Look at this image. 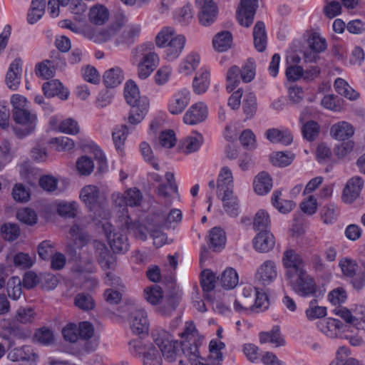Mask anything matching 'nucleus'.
Returning <instances> with one entry per match:
<instances>
[{"label":"nucleus","instance_id":"nucleus-30","mask_svg":"<svg viewBox=\"0 0 365 365\" xmlns=\"http://www.w3.org/2000/svg\"><path fill=\"white\" fill-rule=\"evenodd\" d=\"M217 188L223 191L224 194L227 190L233 191V176L232 171L227 167H223L218 175Z\"/></svg>","mask_w":365,"mask_h":365},{"label":"nucleus","instance_id":"nucleus-22","mask_svg":"<svg viewBox=\"0 0 365 365\" xmlns=\"http://www.w3.org/2000/svg\"><path fill=\"white\" fill-rule=\"evenodd\" d=\"M80 198L91 210L100 204V192L95 185L84 186L80 192Z\"/></svg>","mask_w":365,"mask_h":365},{"label":"nucleus","instance_id":"nucleus-44","mask_svg":"<svg viewBox=\"0 0 365 365\" xmlns=\"http://www.w3.org/2000/svg\"><path fill=\"white\" fill-rule=\"evenodd\" d=\"M354 148L353 140L343 141L334 148V153L339 160H349V155Z\"/></svg>","mask_w":365,"mask_h":365},{"label":"nucleus","instance_id":"nucleus-13","mask_svg":"<svg viewBox=\"0 0 365 365\" xmlns=\"http://www.w3.org/2000/svg\"><path fill=\"white\" fill-rule=\"evenodd\" d=\"M200 11L199 13V21L204 26L212 24L217 15V9L213 0H196Z\"/></svg>","mask_w":365,"mask_h":365},{"label":"nucleus","instance_id":"nucleus-59","mask_svg":"<svg viewBox=\"0 0 365 365\" xmlns=\"http://www.w3.org/2000/svg\"><path fill=\"white\" fill-rule=\"evenodd\" d=\"M16 217L19 221L29 225H33L37 221L36 212L30 208L19 210L17 212Z\"/></svg>","mask_w":365,"mask_h":365},{"label":"nucleus","instance_id":"nucleus-47","mask_svg":"<svg viewBox=\"0 0 365 365\" xmlns=\"http://www.w3.org/2000/svg\"><path fill=\"white\" fill-rule=\"evenodd\" d=\"M240 71L237 66H231L227 73V91L228 92L232 91L240 83Z\"/></svg>","mask_w":365,"mask_h":365},{"label":"nucleus","instance_id":"nucleus-26","mask_svg":"<svg viewBox=\"0 0 365 365\" xmlns=\"http://www.w3.org/2000/svg\"><path fill=\"white\" fill-rule=\"evenodd\" d=\"M42 88L44 95L49 98L58 96L61 99L65 100L68 96V92L63 88L62 83L58 80L44 83Z\"/></svg>","mask_w":365,"mask_h":365},{"label":"nucleus","instance_id":"nucleus-52","mask_svg":"<svg viewBox=\"0 0 365 365\" xmlns=\"http://www.w3.org/2000/svg\"><path fill=\"white\" fill-rule=\"evenodd\" d=\"M317 299H312L309 303V307L306 310L307 317L309 320L321 318L327 314V308L325 307L317 306Z\"/></svg>","mask_w":365,"mask_h":365},{"label":"nucleus","instance_id":"nucleus-33","mask_svg":"<svg viewBox=\"0 0 365 365\" xmlns=\"http://www.w3.org/2000/svg\"><path fill=\"white\" fill-rule=\"evenodd\" d=\"M267 138L272 143H280L283 145H289L292 142L293 138L287 130H279L271 128L266 131Z\"/></svg>","mask_w":365,"mask_h":365},{"label":"nucleus","instance_id":"nucleus-38","mask_svg":"<svg viewBox=\"0 0 365 365\" xmlns=\"http://www.w3.org/2000/svg\"><path fill=\"white\" fill-rule=\"evenodd\" d=\"M200 56L198 54L191 53L182 61L179 67V72L185 75L190 74L198 66Z\"/></svg>","mask_w":365,"mask_h":365},{"label":"nucleus","instance_id":"nucleus-29","mask_svg":"<svg viewBox=\"0 0 365 365\" xmlns=\"http://www.w3.org/2000/svg\"><path fill=\"white\" fill-rule=\"evenodd\" d=\"M272 187V180L269 175L265 172L259 173L254 180L255 192L260 195L269 192Z\"/></svg>","mask_w":365,"mask_h":365},{"label":"nucleus","instance_id":"nucleus-5","mask_svg":"<svg viewBox=\"0 0 365 365\" xmlns=\"http://www.w3.org/2000/svg\"><path fill=\"white\" fill-rule=\"evenodd\" d=\"M129 349L133 354L143 357V365L162 364V352L160 353L151 343L133 339L129 342Z\"/></svg>","mask_w":365,"mask_h":365},{"label":"nucleus","instance_id":"nucleus-34","mask_svg":"<svg viewBox=\"0 0 365 365\" xmlns=\"http://www.w3.org/2000/svg\"><path fill=\"white\" fill-rule=\"evenodd\" d=\"M123 80L122 71L120 68H112L105 72L103 83L108 88H114L121 83Z\"/></svg>","mask_w":365,"mask_h":365},{"label":"nucleus","instance_id":"nucleus-61","mask_svg":"<svg viewBox=\"0 0 365 365\" xmlns=\"http://www.w3.org/2000/svg\"><path fill=\"white\" fill-rule=\"evenodd\" d=\"M319 131V126L318 123L314 120H310L306 123L302 129L303 136L307 140L311 141L318 135Z\"/></svg>","mask_w":365,"mask_h":365},{"label":"nucleus","instance_id":"nucleus-40","mask_svg":"<svg viewBox=\"0 0 365 365\" xmlns=\"http://www.w3.org/2000/svg\"><path fill=\"white\" fill-rule=\"evenodd\" d=\"M203 143V137L200 133L195 135L187 136L182 141V146L185 153H190L197 151Z\"/></svg>","mask_w":365,"mask_h":365},{"label":"nucleus","instance_id":"nucleus-8","mask_svg":"<svg viewBox=\"0 0 365 365\" xmlns=\"http://www.w3.org/2000/svg\"><path fill=\"white\" fill-rule=\"evenodd\" d=\"M258 8V0H240L237 9V19L239 24L249 27L253 23Z\"/></svg>","mask_w":365,"mask_h":365},{"label":"nucleus","instance_id":"nucleus-12","mask_svg":"<svg viewBox=\"0 0 365 365\" xmlns=\"http://www.w3.org/2000/svg\"><path fill=\"white\" fill-rule=\"evenodd\" d=\"M103 227L110 248L114 252L120 253L128 250L129 244L125 235L113 232L112 225L109 222L105 223Z\"/></svg>","mask_w":365,"mask_h":365},{"label":"nucleus","instance_id":"nucleus-48","mask_svg":"<svg viewBox=\"0 0 365 365\" xmlns=\"http://www.w3.org/2000/svg\"><path fill=\"white\" fill-rule=\"evenodd\" d=\"M307 43L310 50L315 53L323 52L327 48L326 40L316 33L312 34L309 36Z\"/></svg>","mask_w":365,"mask_h":365},{"label":"nucleus","instance_id":"nucleus-60","mask_svg":"<svg viewBox=\"0 0 365 365\" xmlns=\"http://www.w3.org/2000/svg\"><path fill=\"white\" fill-rule=\"evenodd\" d=\"M140 31V26L139 25L131 26L128 30L125 31L122 34V39L117 41L116 43H120L130 45L133 43V40L135 37L138 36Z\"/></svg>","mask_w":365,"mask_h":365},{"label":"nucleus","instance_id":"nucleus-2","mask_svg":"<svg viewBox=\"0 0 365 365\" xmlns=\"http://www.w3.org/2000/svg\"><path fill=\"white\" fill-rule=\"evenodd\" d=\"M126 102L131 106L128 121L131 125L140 123L145 118L149 108V101L140 96L137 85L132 81L126 83L124 88Z\"/></svg>","mask_w":365,"mask_h":365},{"label":"nucleus","instance_id":"nucleus-56","mask_svg":"<svg viewBox=\"0 0 365 365\" xmlns=\"http://www.w3.org/2000/svg\"><path fill=\"white\" fill-rule=\"evenodd\" d=\"M78 173L82 175H89L93 170L94 163L91 158L82 156L76 162Z\"/></svg>","mask_w":365,"mask_h":365},{"label":"nucleus","instance_id":"nucleus-4","mask_svg":"<svg viewBox=\"0 0 365 365\" xmlns=\"http://www.w3.org/2000/svg\"><path fill=\"white\" fill-rule=\"evenodd\" d=\"M292 290L302 297L317 298L322 295L315 279L306 269L285 278Z\"/></svg>","mask_w":365,"mask_h":365},{"label":"nucleus","instance_id":"nucleus-14","mask_svg":"<svg viewBox=\"0 0 365 365\" xmlns=\"http://www.w3.org/2000/svg\"><path fill=\"white\" fill-rule=\"evenodd\" d=\"M94 250L98 262L104 269H111L115 259L107 246L102 242L93 240L91 245Z\"/></svg>","mask_w":365,"mask_h":365},{"label":"nucleus","instance_id":"nucleus-28","mask_svg":"<svg viewBox=\"0 0 365 365\" xmlns=\"http://www.w3.org/2000/svg\"><path fill=\"white\" fill-rule=\"evenodd\" d=\"M89 21L95 25H103L109 19V11L106 6L96 4L90 9Z\"/></svg>","mask_w":365,"mask_h":365},{"label":"nucleus","instance_id":"nucleus-54","mask_svg":"<svg viewBox=\"0 0 365 365\" xmlns=\"http://www.w3.org/2000/svg\"><path fill=\"white\" fill-rule=\"evenodd\" d=\"M57 212L62 217L73 218L76 216L77 204L75 202H60L57 206Z\"/></svg>","mask_w":365,"mask_h":365},{"label":"nucleus","instance_id":"nucleus-31","mask_svg":"<svg viewBox=\"0 0 365 365\" xmlns=\"http://www.w3.org/2000/svg\"><path fill=\"white\" fill-rule=\"evenodd\" d=\"M210 83V73L206 70H201L194 78L193 91L197 94L204 93L209 88Z\"/></svg>","mask_w":365,"mask_h":365},{"label":"nucleus","instance_id":"nucleus-7","mask_svg":"<svg viewBox=\"0 0 365 365\" xmlns=\"http://www.w3.org/2000/svg\"><path fill=\"white\" fill-rule=\"evenodd\" d=\"M21 113H13L15 122L20 126L14 127V132L19 138H24L32 133L36 125V115L31 113L28 108L21 110Z\"/></svg>","mask_w":365,"mask_h":365},{"label":"nucleus","instance_id":"nucleus-62","mask_svg":"<svg viewBox=\"0 0 365 365\" xmlns=\"http://www.w3.org/2000/svg\"><path fill=\"white\" fill-rule=\"evenodd\" d=\"M339 265L342 273L348 277L353 276L356 272L358 264L351 259L343 258L339 261Z\"/></svg>","mask_w":365,"mask_h":365},{"label":"nucleus","instance_id":"nucleus-64","mask_svg":"<svg viewBox=\"0 0 365 365\" xmlns=\"http://www.w3.org/2000/svg\"><path fill=\"white\" fill-rule=\"evenodd\" d=\"M240 140L242 146L246 149L252 150L256 148L255 135L250 129L242 131L240 136Z\"/></svg>","mask_w":365,"mask_h":365},{"label":"nucleus","instance_id":"nucleus-57","mask_svg":"<svg viewBox=\"0 0 365 365\" xmlns=\"http://www.w3.org/2000/svg\"><path fill=\"white\" fill-rule=\"evenodd\" d=\"M35 312L31 307H20L15 316V320L22 324L31 323L35 319Z\"/></svg>","mask_w":365,"mask_h":365},{"label":"nucleus","instance_id":"nucleus-17","mask_svg":"<svg viewBox=\"0 0 365 365\" xmlns=\"http://www.w3.org/2000/svg\"><path fill=\"white\" fill-rule=\"evenodd\" d=\"M120 228L126 230L129 233L142 241H145L148 237L147 228L138 221H133L130 216L125 215L120 220Z\"/></svg>","mask_w":365,"mask_h":365},{"label":"nucleus","instance_id":"nucleus-36","mask_svg":"<svg viewBox=\"0 0 365 365\" xmlns=\"http://www.w3.org/2000/svg\"><path fill=\"white\" fill-rule=\"evenodd\" d=\"M223 207L225 212L232 217L238 215L239 205L237 199L233 195V191L227 190L222 197Z\"/></svg>","mask_w":365,"mask_h":365},{"label":"nucleus","instance_id":"nucleus-10","mask_svg":"<svg viewBox=\"0 0 365 365\" xmlns=\"http://www.w3.org/2000/svg\"><path fill=\"white\" fill-rule=\"evenodd\" d=\"M132 331L139 336H146L149 330V321L146 312L143 309L133 310L129 317Z\"/></svg>","mask_w":365,"mask_h":365},{"label":"nucleus","instance_id":"nucleus-58","mask_svg":"<svg viewBox=\"0 0 365 365\" xmlns=\"http://www.w3.org/2000/svg\"><path fill=\"white\" fill-rule=\"evenodd\" d=\"M144 294L145 299L152 304H157L163 298L162 289L158 285L147 287L144 290Z\"/></svg>","mask_w":365,"mask_h":365},{"label":"nucleus","instance_id":"nucleus-42","mask_svg":"<svg viewBox=\"0 0 365 365\" xmlns=\"http://www.w3.org/2000/svg\"><path fill=\"white\" fill-rule=\"evenodd\" d=\"M34 356L29 346L14 348L8 354V357L13 361H29Z\"/></svg>","mask_w":365,"mask_h":365},{"label":"nucleus","instance_id":"nucleus-19","mask_svg":"<svg viewBox=\"0 0 365 365\" xmlns=\"http://www.w3.org/2000/svg\"><path fill=\"white\" fill-rule=\"evenodd\" d=\"M364 181L359 177H354L348 180L343 190L342 200L346 203H351L361 192Z\"/></svg>","mask_w":365,"mask_h":365},{"label":"nucleus","instance_id":"nucleus-18","mask_svg":"<svg viewBox=\"0 0 365 365\" xmlns=\"http://www.w3.org/2000/svg\"><path fill=\"white\" fill-rule=\"evenodd\" d=\"M190 91L187 88L179 89L173 96V100L168 105L170 113L178 115L181 113L190 102Z\"/></svg>","mask_w":365,"mask_h":365},{"label":"nucleus","instance_id":"nucleus-49","mask_svg":"<svg viewBox=\"0 0 365 365\" xmlns=\"http://www.w3.org/2000/svg\"><path fill=\"white\" fill-rule=\"evenodd\" d=\"M75 305L83 311L91 310L94 307V300L92 297L88 294H78L74 299Z\"/></svg>","mask_w":365,"mask_h":365},{"label":"nucleus","instance_id":"nucleus-63","mask_svg":"<svg viewBox=\"0 0 365 365\" xmlns=\"http://www.w3.org/2000/svg\"><path fill=\"white\" fill-rule=\"evenodd\" d=\"M337 215V207L333 204L325 205L322 210V218L325 224H332Z\"/></svg>","mask_w":365,"mask_h":365},{"label":"nucleus","instance_id":"nucleus-27","mask_svg":"<svg viewBox=\"0 0 365 365\" xmlns=\"http://www.w3.org/2000/svg\"><path fill=\"white\" fill-rule=\"evenodd\" d=\"M153 48V45L152 43L144 44L140 47H138L136 50L141 53L143 57L140 63L150 66V68L155 69L159 63L158 56L151 50Z\"/></svg>","mask_w":365,"mask_h":365},{"label":"nucleus","instance_id":"nucleus-35","mask_svg":"<svg viewBox=\"0 0 365 365\" xmlns=\"http://www.w3.org/2000/svg\"><path fill=\"white\" fill-rule=\"evenodd\" d=\"M225 346V345L223 342L212 340L209 345L210 353V359L212 361L210 364L206 365H221V362L223 360V355L221 350L223 349Z\"/></svg>","mask_w":365,"mask_h":365},{"label":"nucleus","instance_id":"nucleus-50","mask_svg":"<svg viewBox=\"0 0 365 365\" xmlns=\"http://www.w3.org/2000/svg\"><path fill=\"white\" fill-rule=\"evenodd\" d=\"M200 284L204 292H209L215 289L216 277L213 272L205 269L201 273Z\"/></svg>","mask_w":365,"mask_h":365},{"label":"nucleus","instance_id":"nucleus-23","mask_svg":"<svg viewBox=\"0 0 365 365\" xmlns=\"http://www.w3.org/2000/svg\"><path fill=\"white\" fill-rule=\"evenodd\" d=\"M21 74V61L19 58L15 59L9 68L6 76V83L9 88L16 90L20 83Z\"/></svg>","mask_w":365,"mask_h":365},{"label":"nucleus","instance_id":"nucleus-45","mask_svg":"<svg viewBox=\"0 0 365 365\" xmlns=\"http://www.w3.org/2000/svg\"><path fill=\"white\" fill-rule=\"evenodd\" d=\"M240 71V78L245 83L251 82L255 77L256 64L254 60L248 59L242 66Z\"/></svg>","mask_w":365,"mask_h":365},{"label":"nucleus","instance_id":"nucleus-39","mask_svg":"<svg viewBox=\"0 0 365 365\" xmlns=\"http://www.w3.org/2000/svg\"><path fill=\"white\" fill-rule=\"evenodd\" d=\"M334 88L341 96H343L349 100H356L359 94L354 90L344 79L337 78L334 82Z\"/></svg>","mask_w":365,"mask_h":365},{"label":"nucleus","instance_id":"nucleus-46","mask_svg":"<svg viewBox=\"0 0 365 365\" xmlns=\"http://www.w3.org/2000/svg\"><path fill=\"white\" fill-rule=\"evenodd\" d=\"M7 292L14 300L19 299L22 293L21 280L19 277H11L7 282Z\"/></svg>","mask_w":365,"mask_h":365},{"label":"nucleus","instance_id":"nucleus-53","mask_svg":"<svg viewBox=\"0 0 365 365\" xmlns=\"http://www.w3.org/2000/svg\"><path fill=\"white\" fill-rule=\"evenodd\" d=\"M1 233L5 240L11 242L19 236L20 230L17 225L5 223L1 227Z\"/></svg>","mask_w":365,"mask_h":365},{"label":"nucleus","instance_id":"nucleus-25","mask_svg":"<svg viewBox=\"0 0 365 365\" xmlns=\"http://www.w3.org/2000/svg\"><path fill=\"white\" fill-rule=\"evenodd\" d=\"M208 245L214 252H220L226 243V235L220 227H213L208 235Z\"/></svg>","mask_w":365,"mask_h":365},{"label":"nucleus","instance_id":"nucleus-55","mask_svg":"<svg viewBox=\"0 0 365 365\" xmlns=\"http://www.w3.org/2000/svg\"><path fill=\"white\" fill-rule=\"evenodd\" d=\"M257 110L256 97L253 93H248L243 100V111L247 118H252Z\"/></svg>","mask_w":365,"mask_h":365},{"label":"nucleus","instance_id":"nucleus-21","mask_svg":"<svg viewBox=\"0 0 365 365\" xmlns=\"http://www.w3.org/2000/svg\"><path fill=\"white\" fill-rule=\"evenodd\" d=\"M354 134V127L348 122L341 121L334 124L330 128V135L332 138L346 141Z\"/></svg>","mask_w":365,"mask_h":365},{"label":"nucleus","instance_id":"nucleus-1","mask_svg":"<svg viewBox=\"0 0 365 365\" xmlns=\"http://www.w3.org/2000/svg\"><path fill=\"white\" fill-rule=\"evenodd\" d=\"M152 338L154 343L162 352L163 357L169 362L175 361L181 355H184L192 365H206L200 360L197 345L195 339L191 342L190 340L180 344L175 340L173 336L161 328H156L152 331Z\"/></svg>","mask_w":365,"mask_h":365},{"label":"nucleus","instance_id":"nucleus-43","mask_svg":"<svg viewBox=\"0 0 365 365\" xmlns=\"http://www.w3.org/2000/svg\"><path fill=\"white\" fill-rule=\"evenodd\" d=\"M45 6V0H32L31 9L28 14V21L30 24H34L41 19L44 13Z\"/></svg>","mask_w":365,"mask_h":365},{"label":"nucleus","instance_id":"nucleus-9","mask_svg":"<svg viewBox=\"0 0 365 365\" xmlns=\"http://www.w3.org/2000/svg\"><path fill=\"white\" fill-rule=\"evenodd\" d=\"M282 263L286 268L285 278L305 270L302 257L294 250H287L283 255Z\"/></svg>","mask_w":365,"mask_h":365},{"label":"nucleus","instance_id":"nucleus-32","mask_svg":"<svg viewBox=\"0 0 365 365\" xmlns=\"http://www.w3.org/2000/svg\"><path fill=\"white\" fill-rule=\"evenodd\" d=\"M232 41V36L231 33L227 31H224L215 36L212 40V44L216 51L223 52L231 47Z\"/></svg>","mask_w":365,"mask_h":365},{"label":"nucleus","instance_id":"nucleus-3","mask_svg":"<svg viewBox=\"0 0 365 365\" xmlns=\"http://www.w3.org/2000/svg\"><path fill=\"white\" fill-rule=\"evenodd\" d=\"M155 43L160 48H166L165 56L168 61L178 58L185 44V38L182 35H176L172 27H164L156 36Z\"/></svg>","mask_w":365,"mask_h":365},{"label":"nucleus","instance_id":"nucleus-41","mask_svg":"<svg viewBox=\"0 0 365 365\" xmlns=\"http://www.w3.org/2000/svg\"><path fill=\"white\" fill-rule=\"evenodd\" d=\"M270 218L269 215L264 210H259L254 217L253 228L255 230L266 231L269 227Z\"/></svg>","mask_w":365,"mask_h":365},{"label":"nucleus","instance_id":"nucleus-11","mask_svg":"<svg viewBox=\"0 0 365 365\" xmlns=\"http://www.w3.org/2000/svg\"><path fill=\"white\" fill-rule=\"evenodd\" d=\"M112 198L117 206L138 207L143 200V194L139 189L132 187L126 190L123 195L120 193L113 194Z\"/></svg>","mask_w":365,"mask_h":365},{"label":"nucleus","instance_id":"nucleus-37","mask_svg":"<svg viewBox=\"0 0 365 365\" xmlns=\"http://www.w3.org/2000/svg\"><path fill=\"white\" fill-rule=\"evenodd\" d=\"M238 274L233 268L226 269L220 279L221 286L226 289L235 288L238 284Z\"/></svg>","mask_w":365,"mask_h":365},{"label":"nucleus","instance_id":"nucleus-20","mask_svg":"<svg viewBox=\"0 0 365 365\" xmlns=\"http://www.w3.org/2000/svg\"><path fill=\"white\" fill-rule=\"evenodd\" d=\"M274 245V237L269 230L259 232L253 240L255 249L262 253L269 252Z\"/></svg>","mask_w":365,"mask_h":365},{"label":"nucleus","instance_id":"nucleus-24","mask_svg":"<svg viewBox=\"0 0 365 365\" xmlns=\"http://www.w3.org/2000/svg\"><path fill=\"white\" fill-rule=\"evenodd\" d=\"M253 39L255 48L259 52H263L267 47V36L264 23L258 21L253 28Z\"/></svg>","mask_w":365,"mask_h":365},{"label":"nucleus","instance_id":"nucleus-6","mask_svg":"<svg viewBox=\"0 0 365 365\" xmlns=\"http://www.w3.org/2000/svg\"><path fill=\"white\" fill-rule=\"evenodd\" d=\"M69 233L73 237V242H68L66 252L73 259L78 260L81 257L78 249H81L88 243L89 235L82 227L77 224L71 227Z\"/></svg>","mask_w":365,"mask_h":365},{"label":"nucleus","instance_id":"nucleus-51","mask_svg":"<svg viewBox=\"0 0 365 365\" xmlns=\"http://www.w3.org/2000/svg\"><path fill=\"white\" fill-rule=\"evenodd\" d=\"M128 128L125 125L116 126L113 131L112 136L113 143L117 150L121 149L127 138Z\"/></svg>","mask_w":365,"mask_h":365},{"label":"nucleus","instance_id":"nucleus-15","mask_svg":"<svg viewBox=\"0 0 365 365\" xmlns=\"http://www.w3.org/2000/svg\"><path fill=\"white\" fill-rule=\"evenodd\" d=\"M207 116V106L202 102L189 108L183 117V122L187 125H195L204 121Z\"/></svg>","mask_w":365,"mask_h":365},{"label":"nucleus","instance_id":"nucleus-16","mask_svg":"<svg viewBox=\"0 0 365 365\" xmlns=\"http://www.w3.org/2000/svg\"><path fill=\"white\" fill-rule=\"evenodd\" d=\"M277 267L274 262L267 260L257 269L255 279L263 285L269 284L277 277Z\"/></svg>","mask_w":365,"mask_h":365}]
</instances>
